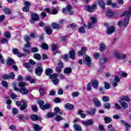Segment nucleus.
Segmentation results:
<instances>
[{
  "label": "nucleus",
  "instance_id": "f257e3e1",
  "mask_svg": "<svg viewBox=\"0 0 131 131\" xmlns=\"http://www.w3.org/2000/svg\"><path fill=\"white\" fill-rule=\"evenodd\" d=\"M122 16L127 17L124 19L123 26H126L127 25H128V23L129 22V17H130L131 16V6L129 7V10L128 11H126L123 13Z\"/></svg>",
  "mask_w": 131,
  "mask_h": 131
},
{
  "label": "nucleus",
  "instance_id": "f03ea898",
  "mask_svg": "<svg viewBox=\"0 0 131 131\" xmlns=\"http://www.w3.org/2000/svg\"><path fill=\"white\" fill-rule=\"evenodd\" d=\"M27 84L25 82H20L19 83V86H20V92L22 94V95H27L28 93H29V91L28 90L25 86H26Z\"/></svg>",
  "mask_w": 131,
  "mask_h": 131
},
{
  "label": "nucleus",
  "instance_id": "7ed1b4c3",
  "mask_svg": "<svg viewBox=\"0 0 131 131\" xmlns=\"http://www.w3.org/2000/svg\"><path fill=\"white\" fill-rule=\"evenodd\" d=\"M37 102L41 110H48V109H50V108H51V105L50 104H46L43 105V104H45V102L41 100H38Z\"/></svg>",
  "mask_w": 131,
  "mask_h": 131
},
{
  "label": "nucleus",
  "instance_id": "20e7f679",
  "mask_svg": "<svg viewBox=\"0 0 131 131\" xmlns=\"http://www.w3.org/2000/svg\"><path fill=\"white\" fill-rule=\"evenodd\" d=\"M72 7H71L70 5L68 4L67 5V9L66 8H63L62 9V13L64 14H66L67 15V14H70V15H73L74 14V12L72 10Z\"/></svg>",
  "mask_w": 131,
  "mask_h": 131
},
{
  "label": "nucleus",
  "instance_id": "39448f33",
  "mask_svg": "<svg viewBox=\"0 0 131 131\" xmlns=\"http://www.w3.org/2000/svg\"><path fill=\"white\" fill-rule=\"evenodd\" d=\"M97 23V18L95 17H91V22L88 23L89 28H94L95 27V24Z\"/></svg>",
  "mask_w": 131,
  "mask_h": 131
},
{
  "label": "nucleus",
  "instance_id": "423d86ee",
  "mask_svg": "<svg viewBox=\"0 0 131 131\" xmlns=\"http://www.w3.org/2000/svg\"><path fill=\"white\" fill-rule=\"evenodd\" d=\"M86 9L90 13H93L95 10H97V5L96 4H93L92 6L87 5L86 6Z\"/></svg>",
  "mask_w": 131,
  "mask_h": 131
},
{
  "label": "nucleus",
  "instance_id": "0eeeda50",
  "mask_svg": "<svg viewBox=\"0 0 131 131\" xmlns=\"http://www.w3.org/2000/svg\"><path fill=\"white\" fill-rule=\"evenodd\" d=\"M83 61L84 64H86L87 66H90V65L92 64V60L91 59V58L88 55L84 56Z\"/></svg>",
  "mask_w": 131,
  "mask_h": 131
},
{
  "label": "nucleus",
  "instance_id": "6e6552de",
  "mask_svg": "<svg viewBox=\"0 0 131 131\" xmlns=\"http://www.w3.org/2000/svg\"><path fill=\"white\" fill-rule=\"evenodd\" d=\"M31 17L32 18L30 19V22L32 24L34 23V21H38L39 20V16L36 13H32Z\"/></svg>",
  "mask_w": 131,
  "mask_h": 131
},
{
  "label": "nucleus",
  "instance_id": "1a4fd4ad",
  "mask_svg": "<svg viewBox=\"0 0 131 131\" xmlns=\"http://www.w3.org/2000/svg\"><path fill=\"white\" fill-rule=\"evenodd\" d=\"M108 61H109V59L104 55H101L99 58L100 64H105V63H107Z\"/></svg>",
  "mask_w": 131,
  "mask_h": 131
},
{
  "label": "nucleus",
  "instance_id": "9d476101",
  "mask_svg": "<svg viewBox=\"0 0 131 131\" xmlns=\"http://www.w3.org/2000/svg\"><path fill=\"white\" fill-rule=\"evenodd\" d=\"M94 123V120L93 119H90L86 121H84L82 122V124L85 126H88L89 125H93Z\"/></svg>",
  "mask_w": 131,
  "mask_h": 131
},
{
  "label": "nucleus",
  "instance_id": "9b49d317",
  "mask_svg": "<svg viewBox=\"0 0 131 131\" xmlns=\"http://www.w3.org/2000/svg\"><path fill=\"white\" fill-rule=\"evenodd\" d=\"M114 31H115V28L113 26H110L107 28L106 33L110 35V34H112Z\"/></svg>",
  "mask_w": 131,
  "mask_h": 131
},
{
  "label": "nucleus",
  "instance_id": "f8f14e48",
  "mask_svg": "<svg viewBox=\"0 0 131 131\" xmlns=\"http://www.w3.org/2000/svg\"><path fill=\"white\" fill-rule=\"evenodd\" d=\"M88 51V49L86 47H83L81 48V51L77 53L78 56H83L84 53Z\"/></svg>",
  "mask_w": 131,
  "mask_h": 131
},
{
  "label": "nucleus",
  "instance_id": "ddd939ff",
  "mask_svg": "<svg viewBox=\"0 0 131 131\" xmlns=\"http://www.w3.org/2000/svg\"><path fill=\"white\" fill-rule=\"evenodd\" d=\"M51 27L53 28V29H56V30L61 29V28H62V27L56 23H53L51 24Z\"/></svg>",
  "mask_w": 131,
  "mask_h": 131
},
{
  "label": "nucleus",
  "instance_id": "4468645a",
  "mask_svg": "<svg viewBox=\"0 0 131 131\" xmlns=\"http://www.w3.org/2000/svg\"><path fill=\"white\" fill-rule=\"evenodd\" d=\"M42 68L41 67H38L35 69V73L36 75L39 76L41 75L42 73Z\"/></svg>",
  "mask_w": 131,
  "mask_h": 131
},
{
  "label": "nucleus",
  "instance_id": "2eb2a0df",
  "mask_svg": "<svg viewBox=\"0 0 131 131\" xmlns=\"http://www.w3.org/2000/svg\"><path fill=\"white\" fill-rule=\"evenodd\" d=\"M45 28L46 31V33H47V34H48L49 35H51V34H52V33L53 32V30H52L51 26H45Z\"/></svg>",
  "mask_w": 131,
  "mask_h": 131
},
{
  "label": "nucleus",
  "instance_id": "dca6fc26",
  "mask_svg": "<svg viewBox=\"0 0 131 131\" xmlns=\"http://www.w3.org/2000/svg\"><path fill=\"white\" fill-rule=\"evenodd\" d=\"M31 119L34 121H37V120H40L41 119V117L36 115H32L31 116Z\"/></svg>",
  "mask_w": 131,
  "mask_h": 131
},
{
  "label": "nucleus",
  "instance_id": "f3484780",
  "mask_svg": "<svg viewBox=\"0 0 131 131\" xmlns=\"http://www.w3.org/2000/svg\"><path fill=\"white\" fill-rule=\"evenodd\" d=\"M33 127L35 131H40L42 129V127L37 124H33Z\"/></svg>",
  "mask_w": 131,
  "mask_h": 131
},
{
  "label": "nucleus",
  "instance_id": "a211bd4d",
  "mask_svg": "<svg viewBox=\"0 0 131 131\" xmlns=\"http://www.w3.org/2000/svg\"><path fill=\"white\" fill-rule=\"evenodd\" d=\"M121 123H122V124H124L125 128L127 129H129L131 127V125L130 124H129V123H127L126 121L122 120L120 121Z\"/></svg>",
  "mask_w": 131,
  "mask_h": 131
},
{
  "label": "nucleus",
  "instance_id": "6ab92c4d",
  "mask_svg": "<svg viewBox=\"0 0 131 131\" xmlns=\"http://www.w3.org/2000/svg\"><path fill=\"white\" fill-rule=\"evenodd\" d=\"M64 107L67 110H73L74 108V106L70 103L65 104Z\"/></svg>",
  "mask_w": 131,
  "mask_h": 131
},
{
  "label": "nucleus",
  "instance_id": "aec40b11",
  "mask_svg": "<svg viewBox=\"0 0 131 131\" xmlns=\"http://www.w3.org/2000/svg\"><path fill=\"white\" fill-rule=\"evenodd\" d=\"M93 103H94L95 107H100L101 106V102L98 100V98H93Z\"/></svg>",
  "mask_w": 131,
  "mask_h": 131
},
{
  "label": "nucleus",
  "instance_id": "412c9836",
  "mask_svg": "<svg viewBox=\"0 0 131 131\" xmlns=\"http://www.w3.org/2000/svg\"><path fill=\"white\" fill-rule=\"evenodd\" d=\"M92 84L94 89H98V88H99V82L97 80H93L92 82Z\"/></svg>",
  "mask_w": 131,
  "mask_h": 131
},
{
  "label": "nucleus",
  "instance_id": "4be33fe9",
  "mask_svg": "<svg viewBox=\"0 0 131 131\" xmlns=\"http://www.w3.org/2000/svg\"><path fill=\"white\" fill-rule=\"evenodd\" d=\"M72 72V69L71 68H66L64 69L63 73L64 74H70Z\"/></svg>",
  "mask_w": 131,
  "mask_h": 131
},
{
  "label": "nucleus",
  "instance_id": "5701e85b",
  "mask_svg": "<svg viewBox=\"0 0 131 131\" xmlns=\"http://www.w3.org/2000/svg\"><path fill=\"white\" fill-rule=\"evenodd\" d=\"M27 107H28V104H27V103H23L20 107V110H25V112H27V110H26Z\"/></svg>",
  "mask_w": 131,
  "mask_h": 131
},
{
  "label": "nucleus",
  "instance_id": "b1692460",
  "mask_svg": "<svg viewBox=\"0 0 131 131\" xmlns=\"http://www.w3.org/2000/svg\"><path fill=\"white\" fill-rule=\"evenodd\" d=\"M114 57H115L117 59H119V57H120V53H119V51L115 50L113 53Z\"/></svg>",
  "mask_w": 131,
  "mask_h": 131
},
{
  "label": "nucleus",
  "instance_id": "393cba45",
  "mask_svg": "<svg viewBox=\"0 0 131 131\" xmlns=\"http://www.w3.org/2000/svg\"><path fill=\"white\" fill-rule=\"evenodd\" d=\"M69 57L71 59H72V60H74V59H75V52H74V51L72 50L70 51Z\"/></svg>",
  "mask_w": 131,
  "mask_h": 131
},
{
  "label": "nucleus",
  "instance_id": "a878e982",
  "mask_svg": "<svg viewBox=\"0 0 131 131\" xmlns=\"http://www.w3.org/2000/svg\"><path fill=\"white\" fill-rule=\"evenodd\" d=\"M120 104L122 108L124 109H126V108H128V104L127 103L124 102V101H120Z\"/></svg>",
  "mask_w": 131,
  "mask_h": 131
},
{
  "label": "nucleus",
  "instance_id": "bb28decb",
  "mask_svg": "<svg viewBox=\"0 0 131 131\" xmlns=\"http://www.w3.org/2000/svg\"><path fill=\"white\" fill-rule=\"evenodd\" d=\"M73 126L74 128V130L75 131H81L82 130L81 126H80V125H78V124H74Z\"/></svg>",
  "mask_w": 131,
  "mask_h": 131
},
{
  "label": "nucleus",
  "instance_id": "cd10ccee",
  "mask_svg": "<svg viewBox=\"0 0 131 131\" xmlns=\"http://www.w3.org/2000/svg\"><path fill=\"white\" fill-rule=\"evenodd\" d=\"M46 75H48V76H50L51 74L53 73V70L52 69H47L45 71Z\"/></svg>",
  "mask_w": 131,
  "mask_h": 131
},
{
  "label": "nucleus",
  "instance_id": "c85d7f7f",
  "mask_svg": "<svg viewBox=\"0 0 131 131\" xmlns=\"http://www.w3.org/2000/svg\"><path fill=\"white\" fill-rule=\"evenodd\" d=\"M54 112H55V115L56 114H58V113H59L60 115H62V114H63V112H61V110L58 107L54 108Z\"/></svg>",
  "mask_w": 131,
  "mask_h": 131
},
{
  "label": "nucleus",
  "instance_id": "c756f323",
  "mask_svg": "<svg viewBox=\"0 0 131 131\" xmlns=\"http://www.w3.org/2000/svg\"><path fill=\"white\" fill-rule=\"evenodd\" d=\"M97 112V109L95 108H92L91 111H88V114L89 115H95V113Z\"/></svg>",
  "mask_w": 131,
  "mask_h": 131
},
{
  "label": "nucleus",
  "instance_id": "7c9ffc66",
  "mask_svg": "<svg viewBox=\"0 0 131 131\" xmlns=\"http://www.w3.org/2000/svg\"><path fill=\"white\" fill-rule=\"evenodd\" d=\"M105 123H110L112 121V119L109 117H105L104 118Z\"/></svg>",
  "mask_w": 131,
  "mask_h": 131
},
{
  "label": "nucleus",
  "instance_id": "2f4dec72",
  "mask_svg": "<svg viewBox=\"0 0 131 131\" xmlns=\"http://www.w3.org/2000/svg\"><path fill=\"white\" fill-rule=\"evenodd\" d=\"M55 116H56L55 113H48L46 116V118H52V117H54Z\"/></svg>",
  "mask_w": 131,
  "mask_h": 131
},
{
  "label": "nucleus",
  "instance_id": "473e14b6",
  "mask_svg": "<svg viewBox=\"0 0 131 131\" xmlns=\"http://www.w3.org/2000/svg\"><path fill=\"white\" fill-rule=\"evenodd\" d=\"M123 101H125V102H128V101H129V98H128L127 96H123L121 98L120 101L123 102Z\"/></svg>",
  "mask_w": 131,
  "mask_h": 131
},
{
  "label": "nucleus",
  "instance_id": "72a5a7b5",
  "mask_svg": "<svg viewBox=\"0 0 131 131\" xmlns=\"http://www.w3.org/2000/svg\"><path fill=\"white\" fill-rule=\"evenodd\" d=\"M106 15L108 17H112L113 16H114V15H115V13L111 11V10H107Z\"/></svg>",
  "mask_w": 131,
  "mask_h": 131
},
{
  "label": "nucleus",
  "instance_id": "f704fd0d",
  "mask_svg": "<svg viewBox=\"0 0 131 131\" xmlns=\"http://www.w3.org/2000/svg\"><path fill=\"white\" fill-rule=\"evenodd\" d=\"M98 5L102 8V9L105 8V3H104V2L103 0H100L98 3Z\"/></svg>",
  "mask_w": 131,
  "mask_h": 131
},
{
  "label": "nucleus",
  "instance_id": "c9c22d12",
  "mask_svg": "<svg viewBox=\"0 0 131 131\" xmlns=\"http://www.w3.org/2000/svg\"><path fill=\"white\" fill-rule=\"evenodd\" d=\"M105 48L106 46L105 45V44L101 43L100 45L99 50L100 51V52H102V51H104V50H105Z\"/></svg>",
  "mask_w": 131,
  "mask_h": 131
},
{
  "label": "nucleus",
  "instance_id": "e433bc0d",
  "mask_svg": "<svg viewBox=\"0 0 131 131\" xmlns=\"http://www.w3.org/2000/svg\"><path fill=\"white\" fill-rule=\"evenodd\" d=\"M18 118L20 119V120H23V121H25L27 119V117H25L23 115H19L18 117Z\"/></svg>",
  "mask_w": 131,
  "mask_h": 131
},
{
  "label": "nucleus",
  "instance_id": "4c0bfd02",
  "mask_svg": "<svg viewBox=\"0 0 131 131\" xmlns=\"http://www.w3.org/2000/svg\"><path fill=\"white\" fill-rule=\"evenodd\" d=\"M78 31L80 33H85V28L83 26L81 27L78 29Z\"/></svg>",
  "mask_w": 131,
  "mask_h": 131
},
{
  "label": "nucleus",
  "instance_id": "58836bf2",
  "mask_svg": "<svg viewBox=\"0 0 131 131\" xmlns=\"http://www.w3.org/2000/svg\"><path fill=\"white\" fill-rule=\"evenodd\" d=\"M14 62L15 61L13 59L9 58L7 61V65H8V66H10V65H12V64H14Z\"/></svg>",
  "mask_w": 131,
  "mask_h": 131
},
{
  "label": "nucleus",
  "instance_id": "ea45409f",
  "mask_svg": "<svg viewBox=\"0 0 131 131\" xmlns=\"http://www.w3.org/2000/svg\"><path fill=\"white\" fill-rule=\"evenodd\" d=\"M3 11L6 15H8V14H11V10L9 8H5L3 9Z\"/></svg>",
  "mask_w": 131,
  "mask_h": 131
},
{
  "label": "nucleus",
  "instance_id": "a19ab883",
  "mask_svg": "<svg viewBox=\"0 0 131 131\" xmlns=\"http://www.w3.org/2000/svg\"><path fill=\"white\" fill-rule=\"evenodd\" d=\"M34 58L37 60H40V59H41V56L39 54L36 53L34 55Z\"/></svg>",
  "mask_w": 131,
  "mask_h": 131
},
{
  "label": "nucleus",
  "instance_id": "79ce46f5",
  "mask_svg": "<svg viewBox=\"0 0 131 131\" xmlns=\"http://www.w3.org/2000/svg\"><path fill=\"white\" fill-rule=\"evenodd\" d=\"M111 6L113 9H119V6L116 3H113Z\"/></svg>",
  "mask_w": 131,
  "mask_h": 131
},
{
  "label": "nucleus",
  "instance_id": "37998d69",
  "mask_svg": "<svg viewBox=\"0 0 131 131\" xmlns=\"http://www.w3.org/2000/svg\"><path fill=\"white\" fill-rule=\"evenodd\" d=\"M103 107L104 108H105V109H110V107H111V104H110V103H105L103 105Z\"/></svg>",
  "mask_w": 131,
  "mask_h": 131
},
{
  "label": "nucleus",
  "instance_id": "c03bdc74",
  "mask_svg": "<svg viewBox=\"0 0 131 131\" xmlns=\"http://www.w3.org/2000/svg\"><path fill=\"white\" fill-rule=\"evenodd\" d=\"M63 117H62L59 115L56 116V117L55 118V120L56 121H61V120H63Z\"/></svg>",
  "mask_w": 131,
  "mask_h": 131
},
{
  "label": "nucleus",
  "instance_id": "a18cd8bd",
  "mask_svg": "<svg viewBox=\"0 0 131 131\" xmlns=\"http://www.w3.org/2000/svg\"><path fill=\"white\" fill-rule=\"evenodd\" d=\"M62 59L67 62V61H68L69 60V57L68 56V54H64L62 56Z\"/></svg>",
  "mask_w": 131,
  "mask_h": 131
},
{
  "label": "nucleus",
  "instance_id": "49530a36",
  "mask_svg": "<svg viewBox=\"0 0 131 131\" xmlns=\"http://www.w3.org/2000/svg\"><path fill=\"white\" fill-rule=\"evenodd\" d=\"M43 50H48L49 49V46L47 45V43H43L42 45L40 46Z\"/></svg>",
  "mask_w": 131,
  "mask_h": 131
},
{
  "label": "nucleus",
  "instance_id": "de8ad7c7",
  "mask_svg": "<svg viewBox=\"0 0 131 131\" xmlns=\"http://www.w3.org/2000/svg\"><path fill=\"white\" fill-rule=\"evenodd\" d=\"M4 36L7 38H11V33L10 32H6Z\"/></svg>",
  "mask_w": 131,
  "mask_h": 131
},
{
  "label": "nucleus",
  "instance_id": "09e8293b",
  "mask_svg": "<svg viewBox=\"0 0 131 131\" xmlns=\"http://www.w3.org/2000/svg\"><path fill=\"white\" fill-rule=\"evenodd\" d=\"M49 77L52 79H57V77H58V74L56 73L52 74V75L49 76Z\"/></svg>",
  "mask_w": 131,
  "mask_h": 131
},
{
  "label": "nucleus",
  "instance_id": "8fccbe9b",
  "mask_svg": "<svg viewBox=\"0 0 131 131\" xmlns=\"http://www.w3.org/2000/svg\"><path fill=\"white\" fill-rule=\"evenodd\" d=\"M70 27L73 30H76V29L77 28V26L75 24H72L70 25Z\"/></svg>",
  "mask_w": 131,
  "mask_h": 131
},
{
  "label": "nucleus",
  "instance_id": "3c124183",
  "mask_svg": "<svg viewBox=\"0 0 131 131\" xmlns=\"http://www.w3.org/2000/svg\"><path fill=\"white\" fill-rule=\"evenodd\" d=\"M52 81L55 85L59 84V79L57 78L52 79Z\"/></svg>",
  "mask_w": 131,
  "mask_h": 131
},
{
  "label": "nucleus",
  "instance_id": "603ef678",
  "mask_svg": "<svg viewBox=\"0 0 131 131\" xmlns=\"http://www.w3.org/2000/svg\"><path fill=\"white\" fill-rule=\"evenodd\" d=\"M102 100L103 102H109V101H110V98L108 96H104L102 98Z\"/></svg>",
  "mask_w": 131,
  "mask_h": 131
},
{
  "label": "nucleus",
  "instance_id": "864d4df0",
  "mask_svg": "<svg viewBox=\"0 0 131 131\" xmlns=\"http://www.w3.org/2000/svg\"><path fill=\"white\" fill-rule=\"evenodd\" d=\"M104 88L106 90H109V89H110V84L109 83L104 82Z\"/></svg>",
  "mask_w": 131,
  "mask_h": 131
},
{
  "label": "nucleus",
  "instance_id": "5fc2aeb1",
  "mask_svg": "<svg viewBox=\"0 0 131 131\" xmlns=\"http://www.w3.org/2000/svg\"><path fill=\"white\" fill-rule=\"evenodd\" d=\"M52 51H56L58 49V45L57 44H53L52 45Z\"/></svg>",
  "mask_w": 131,
  "mask_h": 131
},
{
  "label": "nucleus",
  "instance_id": "6e6d98bb",
  "mask_svg": "<svg viewBox=\"0 0 131 131\" xmlns=\"http://www.w3.org/2000/svg\"><path fill=\"white\" fill-rule=\"evenodd\" d=\"M24 39L25 40H26V41L29 42V41H30V40H31V38H30V37L29 36H25L24 37Z\"/></svg>",
  "mask_w": 131,
  "mask_h": 131
},
{
  "label": "nucleus",
  "instance_id": "4d7b16f0",
  "mask_svg": "<svg viewBox=\"0 0 131 131\" xmlns=\"http://www.w3.org/2000/svg\"><path fill=\"white\" fill-rule=\"evenodd\" d=\"M58 67H60V68H63V67H64V63H63L61 60L58 61Z\"/></svg>",
  "mask_w": 131,
  "mask_h": 131
},
{
  "label": "nucleus",
  "instance_id": "13d9d810",
  "mask_svg": "<svg viewBox=\"0 0 131 131\" xmlns=\"http://www.w3.org/2000/svg\"><path fill=\"white\" fill-rule=\"evenodd\" d=\"M9 78H11V79H15V74L13 72H11L9 75Z\"/></svg>",
  "mask_w": 131,
  "mask_h": 131
},
{
  "label": "nucleus",
  "instance_id": "bf43d9fd",
  "mask_svg": "<svg viewBox=\"0 0 131 131\" xmlns=\"http://www.w3.org/2000/svg\"><path fill=\"white\" fill-rule=\"evenodd\" d=\"M98 128L99 131H106L105 128H104V126H103V125H99Z\"/></svg>",
  "mask_w": 131,
  "mask_h": 131
},
{
  "label": "nucleus",
  "instance_id": "052dcab7",
  "mask_svg": "<svg viewBox=\"0 0 131 131\" xmlns=\"http://www.w3.org/2000/svg\"><path fill=\"white\" fill-rule=\"evenodd\" d=\"M114 81L116 82H119L120 81V79L117 76H115V78H114Z\"/></svg>",
  "mask_w": 131,
  "mask_h": 131
},
{
  "label": "nucleus",
  "instance_id": "680f3d73",
  "mask_svg": "<svg viewBox=\"0 0 131 131\" xmlns=\"http://www.w3.org/2000/svg\"><path fill=\"white\" fill-rule=\"evenodd\" d=\"M2 84L3 86H4V88H8V82H7L6 81H3Z\"/></svg>",
  "mask_w": 131,
  "mask_h": 131
},
{
  "label": "nucleus",
  "instance_id": "e2e57ef3",
  "mask_svg": "<svg viewBox=\"0 0 131 131\" xmlns=\"http://www.w3.org/2000/svg\"><path fill=\"white\" fill-rule=\"evenodd\" d=\"M125 58H126V55H125V54L120 55L118 60H120L121 59L122 60H124V59H125Z\"/></svg>",
  "mask_w": 131,
  "mask_h": 131
},
{
  "label": "nucleus",
  "instance_id": "0e129e2a",
  "mask_svg": "<svg viewBox=\"0 0 131 131\" xmlns=\"http://www.w3.org/2000/svg\"><path fill=\"white\" fill-rule=\"evenodd\" d=\"M9 41V40L8 39H7V38H4L3 39H2L1 40V43H7V42H8Z\"/></svg>",
  "mask_w": 131,
  "mask_h": 131
},
{
  "label": "nucleus",
  "instance_id": "69168bd1",
  "mask_svg": "<svg viewBox=\"0 0 131 131\" xmlns=\"http://www.w3.org/2000/svg\"><path fill=\"white\" fill-rule=\"evenodd\" d=\"M2 78L4 80L9 79L10 78V75L6 74L3 75Z\"/></svg>",
  "mask_w": 131,
  "mask_h": 131
},
{
  "label": "nucleus",
  "instance_id": "338daca9",
  "mask_svg": "<svg viewBox=\"0 0 131 131\" xmlns=\"http://www.w3.org/2000/svg\"><path fill=\"white\" fill-rule=\"evenodd\" d=\"M12 52L14 55H17L18 53H19V50L16 48H14L13 49Z\"/></svg>",
  "mask_w": 131,
  "mask_h": 131
},
{
  "label": "nucleus",
  "instance_id": "774afa93",
  "mask_svg": "<svg viewBox=\"0 0 131 131\" xmlns=\"http://www.w3.org/2000/svg\"><path fill=\"white\" fill-rule=\"evenodd\" d=\"M23 12H28L29 11V7H27L26 6H25L23 8Z\"/></svg>",
  "mask_w": 131,
  "mask_h": 131
}]
</instances>
